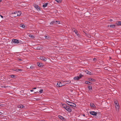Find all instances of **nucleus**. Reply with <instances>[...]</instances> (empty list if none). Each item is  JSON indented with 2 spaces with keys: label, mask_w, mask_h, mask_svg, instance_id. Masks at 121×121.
<instances>
[{
  "label": "nucleus",
  "mask_w": 121,
  "mask_h": 121,
  "mask_svg": "<svg viewBox=\"0 0 121 121\" xmlns=\"http://www.w3.org/2000/svg\"><path fill=\"white\" fill-rule=\"evenodd\" d=\"M104 69L105 70H107L109 71H112V69L109 67H104Z\"/></svg>",
  "instance_id": "nucleus-6"
},
{
  "label": "nucleus",
  "mask_w": 121,
  "mask_h": 121,
  "mask_svg": "<svg viewBox=\"0 0 121 121\" xmlns=\"http://www.w3.org/2000/svg\"><path fill=\"white\" fill-rule=\"evenodd\" d=\"M109 26L110 27L113 28H114L115 27V26L114 25H110Z\"/></svg>",
  "instance_id": "nucleus-26"
},
{
  "label": "nucleus",
  "mask_w": 121,
  "mask_h": 121,
  "mask_svg": "<svg viewBox=\"0 0 121 121\" xmlns=\"http://www.w3.org/2000/svg\"><path fill=\"white\" fill-rule=\"evenodd\" d=\"M17 15H16V16H15L16 17H17V16H20L21 15V12L20 11H18L17 12Z\"/></svg>",
  "instance_id": "nucleus-16"
},
{
  "label": "nucleus",
  "mask_w": 121,
  "mask_h": 121,
  "mask_svg": "<svg viewBox=\"0 0 121 121\" xmlns=\"http://www.w3.org/2000/svg\"><path fill=\"white\" fill-rule=\"evenodd\" d=\"M90 113L93 116H96L97 115V113L94 111H91L90 112Z\"/></svg>",
  "instance_id": "nucleus-8"
},
{
  "label": "nucleus",
  "mask_w": 121,
  "mask_h": 121,
  "mask_svg": "<svg viewBox=\"0 0 121 121\" xmlns=\"http://www.w3.org/2000/svg\"><path fill=\"white\" fill-rule=\"evenodd\" d=\"M30 38H33L34 37V36L33 35H30Z\"/></svg>",
  "instance_id": "nucleus-33"
},
{
  "label": "nucleus",
  "mask_w": 121,
  "mask_h": 121,
  "mask_svg": "<svg viewBox=\"0 0 121 121\" xmlns=\"http://www.w3.org/2000/svg\"><path fill=\"white\" fill-rule=\"evenodd\" d=\"M36 87H35V88H33V89H36Z\"/></svg>",
  "instance_id": "nucleus-43"
},
{
  "label": "nucleus",
  "mask_w": 121,
  "mask_h": 121,
  "mask_svg": "<svg viewBox=\"0 0 121 121\" xmlns=\"http://www.w3.org/2000/svg\"><path fill=\"white\" fill-rule=\"evenodd\" d=\"M12 41L13 42V43H19V40L17 39H13Z\"/></svg>",
  "instance_id": "nucleus-11"
},
{
  "label": "nucleus",
  "mask_w": 121,
  "mask_h": 121,
  "mask_svg": "<svg viewBox=\"0 0 121 121\" xmlns=\"http://www.w3.org/2000/svg\"><path fill=\"white\" fill-rule=\"evenodd\" d=\"M2 114V113L0 112V115H1Z\"/></svg>",
  "instance_id": "nucleus-45"
},
{
  "label": "nucleus",
  "mask_w": 121,
  "mask_h": 121,
  "mask_svg": "<svg viewBox=\"0 0 121 121\" xmlns=\"http://www.w3.org/2000/svg\"><path fill=\"white\" fill-rule=\"evenodd\" d=\"M56 24H59L60 23V22L59 21H55Z\"/></svg>",
  "instance_id": "nucleus-28"
},
{
  "label": "nucleus",
  "mask_w": 121,
  "mask_h": 121,
  "mask_svg": "<svg viewBox=\"0 0 121 121\" xmlns=\"http://www.w3.org/2000/svg\"><path fill=\"white\" fill-rule=\"evenodd\" d=\"M83 116H84V117H85V114H83Z\"/></svg>",
  "instance_id": "nucleus-46"
},
{
  "label": "nucleus",
  "mask_w": 121,
  "mask_h": 121,
  "mask_svg": "<svg viewBox=\"0 0 121 121\" xmlns=\"http://www.w3.org/2000/svg\"><path fill=\"white\" fill-rule=\"evenodd\" d=\"M71 81H67L64 82V84H66L71 83Z\"/></svg>",
  "instance_id": "nucleus-15"
},
{
  "label": "nucleus",
  "mask_w": 121,
  "mask_h": 121,
  "mask_svg": "<svg viewBox=\"0 0 121 121\" xmlns=\"http://www.w3.org/2000/svg\"><path fill=\"white\" fill-rule=\"evenodd\" d=\"M55 21H53L52 22L50 23V24L51 25H52L54 23H55Z\"/></svg>",
  "instance_id": "nucleus-30"
},
{
  "label": "nucleus",
  "mask_w": 121,
  "mask_h": 121,
  "mask_svg": "<svg viewBox=\"0 0 121 121\" xmlns=\"http://www.w3.org/2000/svg\"><path fill=\"white\" fill-rule=\"evenodd\" d=\"M59 118L62 120H65V118L61 116H58Z\"/></svg>",
  "instance_id": "nucleus-18"
},
{
  "label": "nucleus",
  "mask_w": 121,
  "mask_h": 121,
  "mask_svg": "<svg viewBox=\"0 0 121 121\" xmlns=\"http://www.w3.org/2000/svg\"><path fill=\"white\" fill-rule=\"evenodd\" d=\"M15 76H11V77H12V78H14V77Z\"/></svg>",
  "instance_id": "nucleus-44"
},
{
  "label": "nucleus",
  "mask_w": 121,
  "mask_h": 121,
  "mask_svg": "<svg viewBox=\"0 0 121 121\" xmlns=\"http://www.w3.org/2000/svg\"><path fill=\"white\" fill-rule=\"evenodd\" d=\"M64 85H62L60 82H58L57 83V86L58 87H60Z\"/></svg>",
  "instance_id": "nucleus-10"
},
{
  "label": "nucleus",
  "mask_w": 121,
  "mask_h": 121,
  "mask_svg": "<svg viewBox=\"0 0 121 121\" xmlns=\"http://www.w3.org/2000/svg\"><path fill=\"white\" fill-rule=\"evenodd\" d=\"M39 58L41 60L44 61H46L47 60V58L44 56H40Z\"/></svg>",
  "instance_id": "nucleus-7"
},
{
  "label": "nucleus",
  "mask_w": 121,
  "mask_h": 121,
  "mask_svg": "<svg viewBox=\"0 0 121 121\" xmlns=\"http://www.w3.org/2000/svg\"><path fill=\"white\" fill-rule=\"evenodd\" d=\"M61 105L63 106V108H64L68 111L69 112H71L72 111V109L70 108L69 106H67L65 104L63 103H62Z\"/></svg>",
  "instance_id": "nucleus-1"
},
{
  "label": "nucleus",
  "mask_w": 121,
  "mask_h": 121,
  "mask_svg": "<svg viewBox=\"0 0 121 121\" xmlns=\"http://www.w3.org/2000/svg\"><path fill=\"white\" fill-rule=\"evenodd\" d=\"M88 88L89 90H91V89H92V87H91V86H88Z\"/></svg>",
  "instance_id": "nucleus-32"
},
{
  "label": "nucleus",
  "mask_w": 121,
  "mask_h": 121,
  "mask_svg": "<svg viewBox=\"0 0 121 121\" xmlns=\"http://www.w3.org/2000/svg\"><path fill=\"white\" fill-rule=\"evenodd\" d=\"M90 106L91 107L94 108L95 107V105L93 103H91Z\"/></svg>",
  "instance_id": "nucleus-24"
},
{
  "label": "nucleus",
  "mask_w": 121,
  "mask_h": 121,
  "mask_svg": "<svg viewBox=\"0 0 121 121\" xmlns=\"http://www.w3.org/2000/svg\"><path fill=\"white\" fill-rule=\"evenodd\" d=\"M85 73L89 75H93V73L91 71H89L88 70H86L85 71Z\"/></svg>",
  "instance_id": "nucleus-4"
},
{
  "label": "nucleus",
  "mask_w": 121,
  "mask_h": 121,
  "mask_svg": "<svg viewBox=\"0 0 121 121\" xmlns=\"http://www.w3.org/2000/svg\"><path fill=\"white\" fill-rule=\"evenodd\" d=\"M43 90H41L39 91V92L40 93H43Z\"/></svg>",
  "instance_id": "nucleus-31"
},
{
  "label": "nucleus",
  "mask_w": 121,
  "mask_h": 121,
  "mask_svg": "<svg viewBox=\"0 0 121 121\" xmlns=\"http://www.w3.org/2000/svg\"><path fill=\"white\" fill-rule=\"evenodd\" d=\"M89 81H91L93 82H95V80L94 79L92 78H89Z\"/></svg>",
  "instance_id": "nucleus-22"
},
{
  "label": "nucleus",
  "mask_w": 121,
  "mask_h": 121,
  "mask_svg": "<svg viewBox=\"0 0 121 121\" xmlns=\"http://www.w3.org/2000/svg\"><path fill=\"white\" fill-rule=\"evenodd\" d=\"M14 13L16 15H17V12H14Z\"/></svg>",
  "instance_id": "nucleus-36"
},
{
  "label": "nucleus",
  "mask_w": 121,
  "mask_h": 121,
  "mask_svg": "<svg viewBox=\"0 0 121 121\" xmlns=\"http://www.w3.org/2000/svg\"><path fill=\"white\" fill-rule=\"evenodd\" d=\"M82 74L81 73L79 75V76H83L82 75Z\"/></svg>",
  "instance_id": "nucleus-40"
},
{
  "label": "nucleus",
  "mask_w": 121,
  "mask_h": 121,
  "mask_svg": "<svg viewBox=\"0 0 121 121\" xmlns=\"http://www.w3.org/2000/svg\"><path fill=\"white\" fill-rule=\"evenodd\" d=\"M35 7L38 11H40V9L39 6L37 5H35Z\"/></svg>",
  "instance_id": "nucleus-13"
},
{
  "label": "nucleus",
  "mask_w": 121,
  "mask_h": 121,
  "mask_svg": "<svg viewBox=\"0 0 121 121\" xmlns=\"http://www.w3.org/2000/svg\"><path fill=\"white\" fill-rule=\"evenodd\" d=\"M2 1V0H0V2H1Z\"/></svg>",
  "instance_id": "nucleus-47"
},
{
  "label": "nucleus",
  "mask_w": 121,
  "mask_h": 121,
  "mask_svg": "<svg viewBox=\"0 0 121 121\" xmlns=\"http://www.w3.org/2000/svg\"><path fill=\"white\" fill-rule=\"evenodd\" d=\"M0 16H1V18H3V16H2L1 15H0Z\"/></svg>",
  "instance_id": "nucleus-41"
},
{
  "label": "nucleus",
  "mask_w": 121,
  "mask_h": 121,
  "mask_svg": "<svg viewBox=\"0 0 121 121\" xmlns=\"http://www.w3.org/2000/svg\"><path fill=\"white\" fill-rule=\"evenodd\" d=\"M24 107V106L22 105H21L18 106V108H23Z\"/></svg>",
  "instance_id": "nucleus-19"
},
{
  "label": "nucleus",
  "mask_w": 121,
  "mask_h": 121,
  "mask_svg": "<svg viewBox=\"0 0 121 121\" xmlns=\"http://www.w3.org/2000/svg\"><path fill=\"white\" fill-rule=\"evenodd\" d=\"M13 70L15 71H22V70L21 69H19L17 68L16 69H13Z\"/></svg>",
  "instance_id": "nucleus-14"
},
{
  "label": "nucleus",
  "mask_w": 121,
  "mask_h": 121,
  "mask_svg": "<svg viewBox=\"0 0 121 121\" xmlns=\"http://www.w3.org/2000/svg\"><path fill=\"white\" fill-rule=\"evenodd\" d=\"M44 37L46 38V39L48 40H49V39H50L51 37L49 36H45Z\"/></svg>",
  "instance_id": "nucleus-17"
},
{
  "label": "nucleus",
  "mask_w": 121,
  "mask_h": 121,
  "mask_svg": "<svg viewBox=\"0 0 121 121\" xmlns=\"http://www.w3.org/2000/svg\"><path fill=\"white\" fill-rule=\"evenodd\" d=\"M34 91L33 90H30V91H31V92H33V91Z\"/></svg>",
  "instance_id": "nucleus-38"
},
{
  "label": "nucleus",
  "mask_w": 121,
  "mask_h": 121,
  "mask_svg": "<svg viewBox=\"0 0 121 121\" xmlns=\"http://www.w3.org/2000/svg\"><path fill=\"white\" fill-rule=\"evenodd\" d=\"M8 76H15V75H9Z\"/></svg>",
  "instance_id": "nucleus-42"
},
{
  "label": "nucleus",
  "mask_w": 121,
  "mask_h": 121,
  "mask_svg": "<svg viewBox=\"0 0 121 121\" xmlns=\"http://www.w3.org/2000/svg\"><path fill=\"white\" fill-rule=\"evenodd\" d=\"M110 21L111 22H112V21H113V20L112 19H110Z\"/></svg>",
  "instance_id": "nucleus-39"
},
{
  "label": "nucleus",
  "mask_w": 121,
  "mask_h": 121,
  "mask_svg": "<svg viewBox=\"0 0 121 121\" xmlns=\"http://www.w3.org/2000/svg\"><path fill=\"white\" fill-rule=\"evenodd\" d=\"M85 83L86 84H90L91 83L90 82H89L88 81H85Z\"/></svg>",
  "instance_id": "nucleus-25"
},
{
  "label": "nucleus",
  "mask_w": 121,
  "mask_h": 121,
  "mask_svg": "<svg viewBox=\"0 0 121 121\" xmlns=\"http://www.w3.org/2000/svg\"><path fill=\"white\" fill-rule=\"evenodd\" d=\"M20 27L23 28H24L25 27V26L24 25L21 24V25Z\"/></svg>",
  "instance_id": "nucleus-29"
},
{
  "label": "nucleus",
  "mask_w": 121,
  "mask_h": 121,
  "mask_svg": "<svg viewBox=\"0 0 121 121\" xmlns=\"http://www.w3.org/2000/svg\"><path fill=\"white\" fill-rule=\"evenodd\" d=\"M97 60V59L95 58H94L93 59V61H96Z\"/></svg>",
  "instance_id": "nucleus-35"
},
{
  "label": "nucleus",
  "mask_w": 121,
  "mask_h": 121,
  "mask_svg": "<svg viewBox=\"0 0 121 121\" xmlns=\"http://www.w3.org/2000/svg\"><path fill=\"white\" fill-rule=\"evenodd\" d=\"M114 104L116 111L117 112H118L120 109V106L117 100L114 101Z\"/></svg>",
  "instance_id": "nucleus-2"
},
{
  "label": "nucleus",
  "mask_w": 121,
  "mask_h": 121,
  "mask_svg": "<svg viewBox=\"0 0 121 121\" xmlns=\"http://www.w3.org/2000/svg\"><path fill=\"white\" fill-rule=\"evenodd\" d=\"M57 2L59 3H60L61 2V0H55Z\"/></svg>",
  "instance_id": "nucleus-27"
},
{
  "label": "nucleus",
  "mask_w": 121,
  "mask_h": 121,
  "mask_svg": "<svg viewBox=\"0 0 121 121\" xmlns=\"http://www.w3.org/2000/svg\"><path fill=\"white\" fill-rule=\"evenodd\" d=\"M28 68L29 69H30L32 70L35 69V65H33L30 66V68Z\"/></svg>",
  "instance_id": "nucleus-12"
},
{
  "label": "nucleus",
  "mask_w": 121,
  "mask_h": 121,
  "mask_svg": "<svg viewBox=\"0 0 121 121\" xmlns=\"http://www.w3.org/2000/svg\"><path fill=\"white\" fill-rule=\"evenodd\" d=\"M19 60L20 61H22V60L21 59H19Z\"/></svg>",
  "instance_id": "nucleus-37"
},
{
  "label": "nucleus",
  "mask_w": 121,
  "mask_h": 121,
  "mask_svg": "<svg viewBox=\"0 0 121 121\" xmlns=\"http://www.w3.org/2000/svg\"><path fill=\"white\" fill-rule=\"evenodd\" d=\"M117 24L118 25H121V22H117Z\"/></svg>",
  "instance_id": "nucleus-23"
},
{
  "label": "nucleus",
  "mask_w": 121,
  "mask_h": 121,
  "mask_svg": "<svg viewBox=\"0 0 121 121\" xmlns=\"http://www.w3.org/2000/svg\"><path fill=\"white\" fill-rule=\"evenodd\" d=\"M37 65L39 67H41L42 66V64L41 63L38 62L37 63Z\"/></svg>",
  "instance_id": "nucleus-21"
},
{
  "label": "nucleus",
  "mask_w": 121,
  "mask_h": 121,
  "mask_svg": "<svg viewBox=\"0 0 121 121\" xmlns=\"http://www.w3.org/2000/svg\"><path fill=\"white\" fill-rule=\"evenodd\" d=\"M48 4H49V3H46L44 4L43 5V7L45 8V7H46L47 6V5H48Z\"/></svg>",
  "instance_id": "nucleus-20"
},
{
  "label": "nucleus",
  "mask_w": 121,
  "mask_h": 121,
  "mask_svg": "<svg viewBox=\"0 0 121 121\" xmlns=\"http://www.w3.org/2000/svg\"><path fill=\"white\" fill-rule=\"evenodd\" d=\"M104 48V47H103V49Z\"/></svg>",
  "instance_id": "nucleus-48"
},
{
  "label": "nucleus",
  "mask_w": 121,
  "mask_h": 121,
  "mask_svg": "<svg viewBox=\"0 0 121 121\" xmlns=\"http://www.w3.org/2000/svg\"><path fill=\"white\" fill-rule=\"evenodd\" d=\"M82 76H76L73 78L74 80H78L81 78Z\"/></svg>",
  "instance_id": "nucleus-9"
},
{
  "label": "nucleus",
  "mask_w": 121,
  "mask_h": 121,
  "mask_svg": "<svg viewBox=\"0 0 121 121\" xmlns=\"http://www.w3.org/2000/svg\"><path fill=\"white\" fill-rule=\"evenodd\" d=\"M73 31L77 35L78 37H81V35L79 34L77 30L76 29H74V30H73Z\"/></svg>",
  "instance_id": "nucleus-5"
},
{
  "label": "nucleus",
  "mask_w": 121,
  "mask_h": 121,
  "mask_svg": "<svg viewBox=\"0 0 121 121\" xmlns=\"http://www.w3.org/2000/svg\"><path fill=\"white\" fill-rule=\"evenodd\" d=\"M67 103L71 106L75 107L76 106V105L75 104L69 101H67Z\"/></svg>",
  "instance_id": "nucleus-3"
},
{
  "label": "nucleus",
  "mask_w": 121,
  "mask_h": 121,
  "mask_svg": "<svg viewBox=\"0 0 121 121\" xmlns=\"http://www.w3.org/2000/svg\"><path fill=\"white\" fill-rule=\"evenodd\" d=\"M37 49H38V50H41V47H37Z\"/></svg>",
  "instance_id": "nucleus-34"
}]
</instances>
